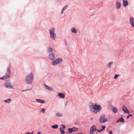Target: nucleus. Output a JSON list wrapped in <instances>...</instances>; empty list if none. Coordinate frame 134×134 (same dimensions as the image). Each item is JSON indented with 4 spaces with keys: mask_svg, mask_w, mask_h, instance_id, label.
<instances>
[{
    "mask_svg": "<svg viewBox=\"0 0 134 134\" xmlns=\"http://www.w3.org/2000/svg\"><path fill=\"white\" fill-rule=\"evenodd\" d=\"M45 109L44 108H43L41 110V111L42 112L43 114L45 113Z\"/></svg>",
    "mask_w": 134,
    "mask_h": 134,
    "instance_id": "c756f323",
    "label": "nucleus"
},
{
    "mask_svg": "<svg viewBox=\"0 0 134 134\" xmlns=\"http://www.w3.org/2000/svg\"><path fill=\"white\" fill-rule=\"evenodd\" d=\"M61 127H62V128H63V129H64L65 128V125H61Z\"/></svg>",
    "mask_w": 134,
    "mask_h": 134,
    "instance_id": "7c9ffc66",
    "label": "nucleus"
},
{
    "mask_svg": "<svg viewBox=\"0 0 134 134\" xmlns=\"http://www.w3.org/2000/svg\"><path fill=\"white\" fill-rule=\"evenodd\" d=\"M102 108L100 104H97L92 103L90 106V111L94 112L95 113L99 112Z\"/></svg>",
    "mask_w": 134,
    "mask_h": 134,
    "instance_id": "f257e3e1",
    "label": "nucleus"
},
{
    "mask_svg": "<svg viewBox=\"0 0 134 134\" xmlns=\"http://www.w3.org/2000/svg\"><path fill=\"white\" fill-rule=\"evenodd\" d=\"M59 130L60 131V133L61 134H64L65 132L64 130L62 128L60 127L59 128Z\"/></svg>",
    "mask_w": 134,
    "mask_h": 134,
    "instance_id": "5701e85b",
    "label": "nucleus"
},
{
    "mask_svg": "<svg viewBox=\"0 0 134 134\" xmlns=\"http://www.w3.org/2000/svg\"><path fill=\"white\" fill-rule=\"evenodd\" d=\"M26 91H28V90H30L31 89H26Z\"/></svg>",
    "mask_w": 134,
    "mask_h": 134,
    "instance_id": "c03bdc74",
    "label": "nucleus"
},
{
    "mask_svg": "<svg viewBox=\"0 0 134 134\" xmlns=\"http://www.w3.org/2000/svg\"><path fill=\"white\" fill-rule=\"evenodd\" d=\"M94 131H92L90 130V134H93V133Z\"/></svg>",
    "mask_w": 134,
    "mask_h": 134,
    "instance_id": "f704fd0d",
    "label": "nucleus"
},
{
    "mask_svg": "<svg viewBox=\"0 0 134 134\" xmlns=\"http://www.w3.org/2000/svg\"><path fill=\"white\" fill-rule=\"evenodd\" d=\"M96 134H98V133H97V132H96Z\"/></svg>",
    "mask_w": 134,
    "mask_h": 134,
    "instance_id": "de8ad7c7",
    "label": "nucleus"
},
{
    "mask_svg": "<svg viewBox=\"0 0 134 134\" xmlns=\"http://www.w3.org/2000/svg\"><path fill=\"white\" fill-rule=\"evenodd\" d=\"M115 5L116 6L115 8L116 9L119 10L121 7V4L120 2L116 1L115 3Z\"/></svg>",
    "mask_w": 134,
    "mask_h": 134,
    "instance_id": "1a4fd4ad",
    "label": "nucleus"
},
{
    "mask_svg": "<svg viewBox=\"0 0 134 134\" xmlns=\"http://www.w3.org/2000/svg\"><path fill=\"white\" fill-rule=\"evenodd\" d=\"M52 127L53 129H56L58 128V126L57 125H53L52 126Z\"/></svg>",
    "mask_w": 134,
    "mask_h": 134,
    "instance_id": "b1692460",
    "label": "nucleus"
},
{
    "mask_svg": "<svg viewBox=\"0 0 134 134\" xmlns=\"http://www.w3.org/2000/svg\"><path fill=\"white\" fill-rule=\"evenodd\" d=\"M64 42H65V45L66 46H67L68 45L67 42L66 41V40L65 39L64 40Z\"/></svg>",
    "mask_w": 134,
    "mask_h": 134,
    "instance_id": "72a5a7b5",
    "label": "nucleus"
},
{
    "mask_svg": "<svg viewBox=\"0 0 134 134\" xmlns=\"http://www.w3.org/2000/svg\"><path fill=\"white\" fill-rule=\"evenodd\" d=\"M105 115H103L101 116L99 120V121L101 123H103L107 122L108 121L107 118H105Z\"/></svg>",
    "mask_w": 134,
    "mask_h": 134,
    "instance_id": "0eeeda50",
    "label": "nucleus"
},
{
    "mask_svg": "<svg viewBox=\"0 0 134 134\" xmlns=\"http://www.w3.org/2000/svg\"><path fill=\"white\" fill-rule=\"evenodd\" d=\"M129 22L132 27H134V18H131L130 19Z\"/></svg>",
    "mask_w": 134,
    "mask_h": 134,
    "instance_id": "9b49d317",
    "label": "nucleus"
},
{
    "mask_svg": "<svg viewBox=\"0 0 134 134\" xmlns=\"http://www.w3.org/2000/svg\"><path fill=\"white\" fill-rule=\"evenodd\" d=\"M44 85L46 87V88L49 90L52 91L53 90V88L52 87H49L47 85L44 84Z\"/></svg>",
    "mask_w": 134,
    "mask_h": 134,
    "instance_id": "6ab92c4d",
    "label": "nucleus"
},
{
    "mask_svg": "<svg viewBox=\"0 0 134 134\" xmlns=\"http://www.w3.org/2000/svg\"><path fill=\"white\" fill-rule=\"evenodd\" d=\"M36 101L41 103L44 104L45 103V102L44 100H42L40 99H36Z\"/></svg>",
    "mask_w": 134,
    "mask_h": 134,
    "instance_id": "4468645a",
    "label": "nucleus"
},
{
    "mask_svg": "<svg viewBox=\"0 0 134 134\" xmlns=\"http://www.w3.org/2000/svg\"><path fill=\"white\" fill-rule=\"evenodd\" d=\"M90 130L93 131H95L97 130V129L96 126L95 125H93L91 127Z\"/></svg>",
    "mask_w": 134,
    "mask_h": 134,
    "instance_id": "dca6fc26",
    "label": "nucleus"
},
{
    "mask_svg": "<svg viewBox=\"0 0 134 134\" xmlns=\"http://www.w3.org/2000/svg\"><path fill=\"white\" fill-rule=\"evenodd\" d=\"M93 119V118H91V120H92Z\"/></svg>",
    "mask_w": 134,
    "mask_h": 134,
    "instance_id": "49530a36",
    "label": "nucleus"
},
{
    "mask_svg": "<svg viewBox=\"0 0 134 134\" xmlns=\"http://www.w3.org/2000/svg\"><path fill=\"white\" fill-rule=\"evenodd\" d=\"M113 61H111L107 65V66L109 68H110L111 67V65L113 64Z\"/></svg>",
    "mask_w": 134,
    "mask_h": 134,
    "instance_id": "412c9836",
    "label": "nucleus"
},
{
    "mask_svg": "<svg viewBox=\"0 0 134 134\" xmlns=\"http://www.w3.org/2000/svg\"><path fill=\"white\" fill-rule=\"evenodd\" d=\"M122 110L126 113L129 114L130 113V111L127 109L125 105L123 106Z\"/></svg>",
    "mask_w": 134,
    "mask_h": 134,
    "instance_id": "9d476101",
    "label": "nucleus"
},
{
    "mask_svg": "<svg viewBox=\"0 0 134 134\" xmlns=\"http://www.w3.org/2000/svg\"><path fill=\"white\" fill-rule=\"evenodd\" d=\"M67 7L68 5H66L63 8L61 12V14H62L64 13V12L65 10Z\"/></svg>",
    "mask_w": 134,
    "mask_h": 134,
    "instance_id": "4be33fe9",
    "label": "nucleus"
},
{
    "mask_svg": "<svg viewBox=\"0 0 134 134\" xmlns=\"http://www.w3.org/2000/svg\"><path fill=\"white\" fill-rule=\"evenodd\" d=\"M120 122H124L125 121L123 117H121L119 119Z\"/></svg>",
    "mask_w": 134,
    "mask_h": 134,
    "instance_id": "a878e982",
    "label": "nucleus"
},
{
    "mask_svg": "<svg viewBox=\"0 0 134 134\" xmlns=\"http://www.w3.org/2000/svg\"><path fill=\"white\" fill-rule=\"evenodd\" d=\"M68 130L69 132L70 133H71L72 132H73L72 129L71 128H69L68 129Z\"/></svg>",
    "mask_w": 134,
    "mask_h": 134,
    "instance_id": "bb28decb",
    "label": "nucleus"
},
{
    "mask_svg": "<svg viewBox=\"0 0 134 134\" xmlns=\"http://www.w3.org/2000/svg\"><path fill=\"white\" fill-rule=\"evenodd\" d=\"M11 75V70L10 67H8L7 70V72L5 75L1 77L0 79L2 80L10 78Z\"/></svg>",
    "mask_w": 134,
    "mask_h": 134,
    "instance_id": "7ed1b4c3",
    "label": "nucleus"
},
{
    "mask_svg": "<svg viewBox=\"0 0 134 134\" xmlns=\"http://www.w3.org/2000/svg\"><path fill=\"white\" fill-rule=\"evenodd\" d=\"M25 91H26V90H22V92H24Z\"/></svg>",
    "mask_w": 134,
    "mask_h": 134,
    "instance_id": "ea45409f",
    "label": "nucleus"
},
{
    "mask_svg": "<svg viewBox=\"0 0 134 134\" xmlns=\"http://www.w3.org/2000/svg\"><path fill=\"white\" fill-rule=\"evenodd\" d=\"M48 58L52 60H53L55 58L54 54L53 53H49L48 55Z\"/></svg>",
    "mask_w": 134,
    "mask_h": 134,
    "instance_id": "6e6552de",
    "label": "nucleus"
},
{
    "mask_svg": "<svg viewBox=\"0 0 134 134\" xmlns=\"http://www.w3.org/2000/svg\"><path fill=\"white\" fill-rule=\"evenodd\" d=\"M4 101V102L6 103H9L11 102L12 100L11 99L9 98L8 99H7L5 100Z\"/></svg>",
    "mask_w": 134,
    "mask_h": 134,
    "instance_id": "aec40b11",
    "label": "nucleus"
},
{
    "mask_svg": "<svg viewBox=\"0 0 134 134\" xmlns=\"http://www.w3.org/2000/svg\"><path fill=\"white\" fill-rule=\"evenodd\" d=\"M101 127L102 128V129H101L102 130H104L106 128V127L105 126H102Z\"/></svg>",
    "mask_w": 134,
    "mask_h": 134,
    "instance_id": "2f4dec72",
    "label": "nucleus"
},
{
    "mask_svg": "<svg viewBox=\"0 0 134 134\" xmlns=\"http://www.w3.org/2000/svg\"><path fill=\"white\" fill-rule=\"evenodd\" d=\"M103 130L101 129L100 130H97V131L98 132H101Z\"/></svg>",
    "mask_w": 134,
    "mask_h": 134,
    "instance_id": "c9c22d12",
    "label": "nucleus"
},
{
    "mask_svg": "<svg viewBox=\"0 0 134 134\" xmlns=\"http://www.w3.org/2000/svg\"><path fill=\"white\" fill-rule=\"evenodd\" d=\"M56 116L59 117H61L63 116L62 113L59 112H57L56 113Z\"/></svg>",
    "mask_w": 134,
    "mask_h": 134,
    "instance_id": "a211bd4d",
    "label": "nucleus"
},
{
    "mask_svg": "<svg viewBox=\"0 0 134 134\" xmlns=\"http://www.w3.org/2000/svg\"><path fill=\"white\" fill-rule=\"evenodd\" d=\"M123 5L124 7H126L129 4L127 0H123Z\"/></svg>",
    "mask_w": 134,
    "mask_h": 134,
    "instance_id": "ddd939ff",
    "label": "nucleus"
},
{
    "mask_svg": "<svg viewBox=\"0 0 134 134\" xmlns=\"http://www.w3.org/2000/svg\"><path fill=\"white\" fill-rule=\"evenodd\" d=\"M4 85L5 87L10 89H14V87L12 84V83L9 80L7 81L4 83Z\"/></svg>",
    "mask_w": 134,
    "mask_h": 134,
    "instance_id": "39448f33",
    "label": "nucleus"
},
{
    "mask_svg": "<svg viewBox=\"0 0 134 134\" xmlns=\"http://www.w3.org/2000/svg\"><path fill=\"white\" fill-rule=\"evenodd\" d=\"M117 111V109L116 107H114L113 108V112L114 113H116Z\"/></svg>",
    "mask_w": 134,
    "mask_h": 134,
    "instance_id": "393cba45",
    "label": "nucleus"
},
{
    "mask_svg": "<svg viewBox=\"0 0 134 134\" xmlns=\"http://www.w3.org/2000/svg\"><path fill=\"white\" fill-rule=\"evenodd\" d=\"M62 61V59L58 58L54 60L52 62V64L53 65H56L60 63Z\"/></svg>",
    "mask_w": 134,
    "mask_h": 134,
    "instance_id": "423d86ee",
    "label": "nucleus"
},
{
    "mask_svg": "<svg viewBox=\"0 0 134 134\" xmlns=\"http://www.w3.org/2000/svg\"><path fill=\"white\" fill-rule=\"evenodd\" d=\"M34 133V132L33 131H32L31 133H30V134H33Z\"/></svg>",
    "mask_w": 134,
    "mask_h": 134,
    "instance_id": "a18cd8bd",
    "label": "nucleus"
},
{
    "mask_svg": "<svg viewBox=\"0 0 134 134\" xmlns=\"http://www.w3.org/2000/svg\"><path fill=\"white\" fill-rule=\"evenodd\" d=\"M132 116V114H130L129 115L127 116V119H128L129 118V117L130 116Z\"/></svg>",
    "mask_w": 134,
    "mask_h": 134,
    "instance_id": "473e14b6",
    "label": "nucleus"
},
{
    "mask_svg": "<svg viewBox=\"0 0 134 134\" xmlns=\"http://www.w3.org/2000/svg\"><path fill=\"white\" fill-rule=\"evenodd\" d=\"M53 51V48L49 46H48L47 48V51L48 53H52Z\"/></svg>",
    "mask_w": 134,
    "mask_h": 134,
    "instance_id": "f8f14e48",
    "label": "nucleus"
},
{
    "mask_svg": "<svg viewBox=\"0 0 134 134\" xmlns=\"http://www.w3.org/2000/svg\"><path fill=\"white\" fill-rule=\"evenodd\" d=\"M116 53H120V51H116Z\"/></svg>",
    "mask_w": 134,
    "mask_h": 134,
    "instance_id": "a19ab883",
    "label": "nucleus"
},
{
    "mask_svg": "<svg viewBox=\"0 0 134 134\" xmlns=\"http://www.w3.org/2000/svg\"><path fill=\"white\" fill-rule=\"evenodd\" d=\"M109 133L110 134H112L113 133V132L112 131H110L109 132Z\"/></svg>",
    "mask_w": 134,
    "mask_h": 134,
    "instance_id": "4c0bfd02",
    "label": "nucleus"
},
{
    "mask_svg": "<svg viewBox=\"0 0 134 134\" xmlns=\"http://www.w3.org/2000/svg\"><path fill=\"white\" fill-rule=\"evenodd\" d=\"M68 101L66 102L65 103V106H66L68 104Z\"/></svg>",
    "mask_w": 134,
    "mask_h": 134,
    "instance_id": "e433bc0d",
    "label": "nucleus"
},
{
    "mask_svg": "<svg viewBox=\"0 0 134 134\" xmlns=\"http://www.w3.org/2000/svg\"><path fill=\"white\" fill-rule=\"evenodd\" d=\"M55 29L54 28H51L49 30L50 36L54 40L55 39L56 37V35L55 33Z\"/></svg>",
    "mask_w": 134,
    "mask_h": 134,
    "instance_id": "20e7f679",
    "label": "nucleus"
},
{
    "mask_svg": "<svg viewBox=\"0 0 134 134\" xmlns=\"http://www.w3.org/2000/svg\"><path fill=\"white\" fill-rule=\"evenodd\" d=\"M58 95L59 97L62 98H65V95L62 93H58Z\"/></svg>",
    "mask_w": 134,
    "mask_h": 134,
    "instance_id": "2eb2a0df",
    "label": "nucleus"
},
{
    "mask_svg": "<svg viewBox=\"0 0 134 134\" xmlns=\"http://www.w3.org/2000/svg\"><path fill=\"white\" fill-rule=\"evenodd\" d=\"M37 134H41L40 132H38Z\"/></svg>",
    "mask_w": 134,
    "mask_h": 134,
    "instance_id": "58836bf2",
    "label": "nucleus"
},
{
    "mask_svg": "<svg viewBox=\"0 0 134 134\" xmlns=\"http://www.w3.org/2000/svg\"><path fill=\"white\" fill-rule=\"evenodd\" d=\"M71 129H72L73 131H76L78 130V129L76 127H73L72 128H71Z\"/></svg>",
    "mask_w": 134,
    "mask_h": 134,
    "instance_id": "cd10ccee",
    "label": "nucleus"
},
{
    "mask_svg": "<svg viewBox=\"0 0 134 134\" xmlns=\"http://www.w3.org/2000/svg\"><path fill=\"white\" fill-rule=\"evenodd\" d=\"M120 122V120H119V119L118 120L116 121L117 123H118V122Z\"/></svg>",
    "mask_w": 134,
    "mask_h": 134,
    "instance_id": "79ce46f5",
    "label": "nucleus"
},
{
    "mask_svg": "<svg viewBox=\"0 0 134 134\" xmlns=\"http://www.w3.org/2000/svg\"><path fill=\"white\" fill-rule=\"evenodd\" d=\"M71 32L74 33H76L77 31L74 27H72L71 29Z\"/></svg>",
    "mask_w": 134,
    "mask_h": 134,
    "instance_id": "f3484780",
    "label": "nucleus"
},
{
    "mask_svg": "<svg viewBox=\"0 0 134 134\" xmlns=\"http://www.w3.org/2000/svg\"><path fill=\"white\" fill-rule=\"evenodd\" d=\"M34 79L33 74L32 72L27 75L25 78V81L26 83L28 84H31L33 82Z\"/></svg>",
    "mask_w": 134,
    "mask_h": 134,
    "instance_id": "f03ea898",
    "label": "nucleus"
},
{
    "mask_svg": "<svg viewBox=\"0 0 134 134\" xmlns=\"http://www.w3.org/2000/svg\"><path fill=\"white\" fill-rule=\"evenodd\" d=\"M119 76V75H118L115 74L114 76V79H116L118 78Z\"/></svg>",
    "mask_w": 134,
    "mask_h": 134,
    "instance_id": "c85d7f7f",
    "label": "nucleus"
},
{
    "mask_svg": "<svg viewBox=\"0 0 134 134\" xmlns=\"http://www.w3.org/2000/svg\"><path fill=\"white\" fill-rule=\"evenodd\" d=\"M26 134H30V133L29 132H27L26 133Z\"/></svg>",
    "mask_w": 134,
    "mask_h": 134,
    "instance_id": "37998d69",
    "label": "nucleus"
}]
</instances>
